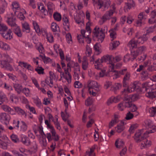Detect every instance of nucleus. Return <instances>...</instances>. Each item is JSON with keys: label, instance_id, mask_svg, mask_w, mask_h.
I'll return each instance as SVG.
<instances>
[{"label": "nucleus", "instance_id": "obj_1", "mask_svg": "<svg viewBox=\"0 0 156 156\" xmlns=\"http://www.w3.org/2000/svg\"><path fill=\"white\" fill-rule=\"evenodd\" d=\"M148 133L147 130L142 129L136 132L135 134L134 139L135 141L136 142H141V149L149 147L151 144V141L146 139L148 136Z\"/></svg>", "mask_w": 156, "mask_h": 156}, {"label": "nucleus", "instance_id": "obj_2", "mask_svg": "<svg viewBox=\"0 0 156 156\" xmlns=\"http://www.w3.org/2000/svg\"><path fill=\"white\" fill-rule=\"evenodd\" d=\"M105 30H103L102 28H100L98 27H96L93 31L94 37H96L98 39L99 41L102 42L103 40L105 34L104 33Z\"/></svg>", "mask_w": 156, "mask_h": 156}, {"label": "nucleus", "instance_id": "obj_3", "mask_svg": "<svg viewBox=\"0 0 156 156\" xmlns=\"http://www.w3.org/2000/svg\"><path fill=\"white\" fill-rule=\"evenodd\" d=\"M139 87L136 82L131 83L130 85L126 89H124L122 92V95L123 97H126L128 93L132 92L136 89H138Z\"/></svg>", "mask_w": 156, "mask_h": 156}, {"label": "nucleus", "instance_id": "obj_4", "mask_svg": "<svg viewBox=\"0 0 156 156\" xmlns=\"http://www.w3.org/2000/svg\"><path fill=\"white\" fill-rule=\"evenodd\" d=\"M96 0H95L96 1ZM93 2L94 5L97 4L99 6V9H100L101 7H104L105 8L107 9L110 6L111 4L110 0H97V1Z\"/></svg>", "mask_w": 156, "mask_h": 156}, {"label": "nucleus", "instance_id": "obj_5", "mask_svg": "<svg viewBox=\"0 0 156 156\" xmlns=\"http://www.w3.org/2000/svg\"><path fill=\"white\" fill-rule=\"evenodd\" d=\"M145 124L147 127H148L150 129L147 130L148 133H154L156 130V127L153 125L152 122L150 120H147L145 121Z\"/></svg>", "mask_w": 156, "mask_h": 156}, {"label": "nucleus", "instance_id": "obj_6", "mask_svg": "<svg viewBox=\"0 0 156 156\" xmlns=\"http://www.w3.org/2000/svg\"><path fill=\"white\" fill-rule=\"evenodd\" d=\"M51 133L52 135L50 133H47L46 134V137L48 141L50 142L53 140L55 141H58L59 140V137L58 135L56 134L55 130H51Z\"/></svg>", "mask_w": 156, "mask_h": 156}, {"label": "nucleus", "instance_id": "obj_7", "mask_svg": "<svg viewBox=\"0 0 156 156\" xmlns=\"http://www.w3.org/2000/svg\"><path fill=\"white\" fill-rule=\"evenodd\" d=\"M87 87L88 90L94 89V90L97 91H99L100 90L98 83L94 81L89 80L87 82Z\"/></svg>", "mask_w": 156, "mask_h": 156}, {"label": "nucleus", "instance_id": "obj_8", "mask_svg": "<svg viewBox=\"0 0 156 156\" xmlns=\"http://www.w3.org/2000/svg\"><path fill=\"white\" fill-rule=\"evenodd\" d=\"M16 18L15 16L12 13L9 14V16L8 17L7 22L8 24L12 27H16Z\"/></svg>", "mask_w": 156, "mask_h": 156}, {"label": "nucleus", "instance_id": "obj_9", "mask_svg": "<svg viewBox=\"0 0 156 156\" xmlns=\"http://www.w3.org/2000/svg\"><path fill=\"white\" fill-rule=\"evenodd\" d=\"M5 60H2L0 62V66L2 68L12 71L13 68L12 66Z\"/></svg>", "mask_w": 156, "mask_h": 156}, {"label": "nucleus", "instance_id": "obj_10", "mask_svg": "<svg viewBox=\"0 0 156 156\" xmlns=\"http://www.w3.org/2000/svg\"><path fill=\"white\" fill-rule=\"evenodd\" d=\"M10 116L9 115L5 113H2L0 114V120L5 124L8 123L10 120Z\"/></svg>", "mask_w": 156, "mask_h": 156}, {"label": "nucleus", "instance_id": "obj_11", "mask_svg": "<svg viewBox=\"0 0 156 156\" xmlns=\"http://www.w3.org/2000/svg\"><path fill=\"white\" fill-rule=\"evenodd\" d=\"M30 147L29 151L31 153H36L38 150V145L36 142L35 141H33L30 142Z\"/></svg>", "mask_w": 156, "mask_h": 156}, {"label": "nucleus", "instance_id": "obj_12", "mask_svg": "<svg viewBox=\"0 0 156 156\" xmlns=\"http://www.w3.org/2000/svg\"><path fill=\"white\" fill-rule=\"evenodd\" d=\"M113 59L114 57L112 55H107L102 57L100 60L101 63L108 62L110 63L113 62Z\"/></svg>", "mask_w": 156, "mask_h": 156}, {"label": "nucleus", "instance_id": "obj_13", "mask_svg": "<svg viewBox=\"0 0 156 156\" xmlns=\"http://www.w3.org/2000/svg\"><path fill=\"white\" fill-rule=\"evenodd\" d=\"M62 20L63 22V28L66 31L68 32L70 30L68 19L66 16H64Z\"/></svg>", "mask_w": 156, "mask_h": 156}, {"label": "nucleus", "instance_id": "obj_14", "mask_svg": "<svg viewBox=\"0 0 156 156\" xmlns=\"http://www.w3.org/2000/svg\"><path fill=\"white\" fill-rule=\"evenodd\" d=\"M147 18L144 12H140L138 16V20L136 22V24L138 26H140L141 25L143 20H145Z\"/></svg>", "mask_w": 156, "mask_h": 156}, {"label": "nucleus", "instance_id": "obj_15", "mask_svg": "<svg viewBox=\"0 0 156 156\" xmlns=\"http://www.w3.org/2000/svg\"><path fill=\"white\" fill-rule=\"evenodd\" d=\"M122 98L120 95H118L116 97H112L108 99L107 104L108 105H109L113 102L117 103L120 101Z\"/></svg>", "mask_w": 156, "mask_h": 156}, {"label": "nucleus", "instance_id": "obj_16", "mask_svg": "<svg viewBox=\"0 0 156 156\" xmlns=\"http://www.w3.org/2000/svg\"><path fill=\"white\" fill-rule=\"evenodd\" d=\"M12 9L15 12V14L17 15L16 12H20L21 9L19 3L16 1L13 2H12Z\"/></svg>", "mask_w": 156, "mask_h": 156}, {"label": "nucleus", "instance_id": "obj_17", "mask_svg": "<svg viewBox=\"0 0 156 156\" xmlns=\"http://www.w3.org/2000/svg\"><path fill=\"white\" fill-rule=\"evenodd\" d=\"M20 141L24 144L28 146L30 144V141L29 139L24 135H22L20 136Z\"/></svg>", "mask_w": 156, "mask_h": 156}, {"label": "nucleus", "instance_id": "obj_18", "mask_svg": "<svg viewBox=\"0 0 156 156\" xmlns=\"http://www.w3.org/2000/svg\"><path fill=\"white\" fill-rule=\"evenodd\" d=\"M113 15V12L108 11H106L104 15L102 17L104 21H106L111 19V16Z\"/></svg>", "mask_w": 156, "mask_h": 156}, {"label": "nucleus", "instance_id": "obj_19", "mask_svg": "<svg viewBox=\"0 0 156 156\" xmlns=\"http://www.w3.org/2000/svg\"><path fill=\"white\" fill-rule=\"evenodd\" d=\"M125 124L123 121H121L120 123L115 127L116 131L118 133H120L122 131L125 129L124 125Z\"/></svg>", "mask_w": 156, "mask_h": 156}, {"label": "nucleus", "instance_id": "obj_20", "mask_svg": "<svg viewBox=\"0 0 156 156\" xmlns=\"http://www.w3.org/2000/svg\"><path fill=\"white\" fill-rule=\"evenodd\" d=\"M12 32L10 30H9L8 31H6V32L2 34V36L3 38L6 40H10L12 38Z\"/></svg>", "mask_w": 156, "mask_h": 156}, {"label": "nucleus", "instance_id": "obj_21", "mask_svg": "<svg viewBox=\"0 0 156 156\" xmlns=\"http://www.w3.org/2000/svg\"><path fill=\"white\" fill-rule=\"evenodd\" d=\"M1 108L5 112H7L12 114H14L13 110L6 105H2Z\"/></svg>", "mask_w": 156, "mask_h": 156}, {"label": "nucleus", "instance_id": "obj_22", "mask_svg": "<svg viewBox=\"0 0 156 156\" xmlns=\"http://www.w3.org/2000/svg\"><path fill=\"white\" fill-rule=\"evenodd\" d=\"M138 44L136 39L133 38L129 42L128 44V46L132 48H137Z\"/></svg>", "mask_w": 156, "mask_h": 156}, {"label": "nucleus", "instance_id": "obj_23", "mask_svg": "<svg viewBox=\"0 0 156 156\" xmlns=\"http://www.w3.org/2000/svg\"><path fill=\"white\" fill-rule=\"evenodd\" d=\"M153 85L151 82H147L142 84V89L145 91H147V90L150 88Z\"/></svg>", "mask_w": 156, "mask_h": 156}, {"label": "nucleus", "instance_id": "obj_24", "mask_svg": "<svg viewBox=\"0 0 156 156\" xmlns=\"http://www.w3.org/2000/svg\"><path fill=\"white\" fill-rule=\"evenodd\" d=\"M22 30L23 32H26L29 33L30 32V29L29 24L27 22H25L22 23Z\"/></svg>", "mask_w": 156, "mask_h": 156}, {"label": "nucleus", "instance_id": "obj_25", "mask_svg": "<svg viewBox=\"0 0 156 156\" xmlns=\"http://www.w3.org/2000/svg\"><path fill=\"white\" fill-rule=\"evenodd\" d=\"M4 131V129L2 125L0 124V137H1L2 140L4 141V142H6L7 144L8 141L9 140L8 137L6 135H1L2 133Z\"/></svg>", "mask_w": 156, "mask_h": 156}, {"label": "nucleus", "instance_id": "obj_26", "mask_svg": "<svg viewBox=\"0 0 156 156\" xmlns=\"http://www.w3.org/2000/svg\"><path fill=\"white\" fill-rule=\"evenodd\" d=\"M88 65L89 63L86 57H83L82 62V68L84 70H86L88 68Z\"/></svg>", "mask_w": 156, "mask_h": 156}, {"label": "nucleus", "instance_id": "obj_27", "mask_svg": "<svg viewBox=\"0 0 156 156\" xmlns=\"http://www.w3.org/2000/svg\"><path fill=\"white\" fill-rule=\"evenodd\" d=\"M83 16L81 15L77 14L76 16H75L74 19L76 23L78 24H80L83 22Z\"/></svg>", "mask_w": 156, "mask_h": 156}, {"label": "nucleus", "instance_id": "obj_28", "mask_svg": "<svg viewBox=\"0 0 156 156\" xmlns=\"http://www.w3.org/2000/svg\"><path fill=\"white\" fill-rule=\"evenodd\" d=\"M130 73L128 72L124 76L123 81V86L126 87L127 85L126 81L129 80L130 78Z\"/></svg>", "mask_w": 156, "mask_h": 156}, {"label": "nucleus", "instance_id": "obj_29", "mask_svg": "<svg viewBox=\"0 0 156 156\" xmlns=\"http://www.w3.org/2000/svg\"><path fill=\"white\" fill-rule=\"evenodd\" d=\"M14 88L18 94H20L23 90L22 86L18 83H15L14 85Z\"/></svg>", "mask_w": 156, "mask_h": 156}, {"label": "nucleus", "instance_id": "obj_30", "mask_svg": "<svg viewBox=\"0 0 156 156\" xmlns=\"http://www.w3.org/2000/svg\"><path fill=\"white\" fill-rule=\"evenodd\" d=\"M27 126L26 123L23 121H21L20 126V131L24 132L26 131L27 129Z\"/></svg>", "mask_w": 156, "mask_h": 156}, {"label": "nucleus", "instance_id": "obj_31", "mask_svg": "<svg viewBox=\"0 0 156 156\" xmlns=\"http://www.w3.org/2000/svg\"><path fill=\"white\" fill-rule=\"evenodd\" d=\"M0 48L5 50H9L10 49L8 44L1 41H0Z\"/></svg>", "mask_w": 156, "mask_h": 156}, {"label": "nucleus", "instance_id": "obj_32", "mask_svg": "<svg viewBox=\"0 0 156 156\" xmlns=\"http://www.w3.org/2000/svg\"><path fill=\"white\" fill-rule=\"evenodd\" d=\"M0 48L5 50H9L10 49L8 44L1 41H0Z\"/></svg>", "mask_w": 156, "mask_h": 156}, {"label": "nucleus", "instance_id": "obj_33", "mask_svg": "<svg viewBox=\"0 0 156 156\" xmlns=\"http://www.w3.org/2000/svg\"><path fill=\"white\" fill-rule=\"evenodd\" d=\"M8 30V27L5 24L2 23H0V34L1 35L4 32H6Z\"/></svg>", "mask_w": 156, "mask_h": 156}, {"label": "nucleus", "instance_id": "obj_34", "mask_svg": "<svg viewBox=\"0 0 156 156\" xmlns=\"http://www.w3.org/2000/svg\"><path fill=\"white\" fill-rule=\"evenodd\" d=\"M146 96L150 98L153 99L156 97V90L148 92L146 94Z\"/></svg>", "mask_w": 156, "mask_h": 156}, {"label": "nucleus", "instance_id": "obj_35", "mask_svg": "<svg viewBox=\"0 0 156 156\" xmlns=\"http://www.w3.org/2000/svg\"><path fill=\"white\" fill-rule=\"evenodd\" d=\"M38 9L41 11V12L43 13L45 15H46L47 14L46 12L47 10L44 8L43 4L42 3H40L38 4Z\"/></svg>", "mask_w": 156, "mask_h": 156}, {"label": "nucleus", "instance_id": "obj_36", "mask_svg": "<svg viewBox=\"0 0 156 156\" xmlns=\"http://www.w3.org/2000/svg\"><path fill=\"white\" fill-rule=\"evenodd\" d=\"M14 109L15 111L18 114L22 115H26L25 112L19 107H15Z\"/></svg>", "mask_w": 156, "mask_h": 156}, {"label": "nucleus", "instance_id": "obj_37", "mask_svg": "<svg viewBox=\"0 0 156 156\" xmlns=\"http://www.w3.org/2000/svg\"><path fill=\"white\" fill-rule=\"evenodd\" d=\"M124 145V142L120 139L117 140L115 142V145L117 148H121L123 147Z\"/></svg>", "mask_w": 156, "mask_h": 156}, {"label": "nucleus", "instance_id": "obj_38", "mask_svg": "<svg viewBox=\"0 0 156 156\" xmlns=\"http://www.w3.org/2000/svg\"><path fill=\"white\" fill-rule=\"evenodd\" d=\"M32 24L34 29L35 30L36 32L37 33H40L41 32V30L38 23L36 21H33Z\"/></svg>", "mask_w": 156, "mask_h": 156}, {"label": "nucleus", "instance_id": "obj_39", "mask_svg": "<svg viewBox=\"0 0 156 156\" xmlns=\"http://www.w3.org/2000/svg\"><path fill=\"white\" fill-rule=\"evenodd\" d=\"M0 58L3 59H5L4 60L8 62H10L12 61V59L7 54L4 53L2 54L0 53Z\"/></svg>", "mask_w": 156, "mask_h": 156}, {"label": "nucleus", "instance_id": "obj_40", "mask_svg": "<svg viewBox=\"0 0 156 156\" xmlns=\"http://www.w3.org/2000/svg\"><path fill=\"white\" fill-rule=\"evenodd\" d=\"M51 28L52 30L54 32L58 31L60 30L59 27L55 23H52L51 24Z\"/></svg>", "mask_w": 156, "mask_h": 156}, {"label": "nucleus", "instance_id": "obj_41", "mask_svg": "<svg viewBox=\"0 0 156 156\" xmlns=\"http://www.w3.org/2000/svg\"><path fill=\"white\" fill-rule=\"evenodd\" d=\"M111 44L110 49L114 50L119 44V43L118 41H114L112 42Z\"/></svg>", "mask_w": 156, "mask_h": 156}, {"label": "nucleus", "instance_id": "obj_42", "mask_svg": "<svg viewBox=\"0 0 156 156\" xmlns=\"http://www.w3.org/2000/svg\"><path fill=\"white\" fill-rule=\"evenodd\" d=\"M14 32L19 37H21L22 36L21 30L19 27L17 26L14 29Z\"/></svg>", "mask_w": 156, "mask_h": 156}, {"label": "nucleus", "instance_id": "obj_43", "mask_svg": "<svg viewBox=\"0 0 156 156\" xmlns=\"http://www.w3.org/2000/svg\"><path fill=\"white\" fill-rule=\"evenodd\" d=\"M53 16L55 20L57 21H60L62 19L61 15L58 12H55L53 15Z\"/></svg>", "mask_w": 156, "mask_h": 156}, {"label": "nucleus", "instance_id": "obj_44", "mask_svg": "<svg viewBox=\"0 0 156 156\" xmlns=\"http://www.w3.org/2000/svg\"><path fill=\"white\" fill-rule=\"evenodd\" d=\"M148 110L150 115L151 116L156 115V107H152L148 109Z\"/></svg>", "mask_w": 156, "mask_h": 156}, {"label": "nucleus", "instance_id": "obj_45", "mask_svg": "<svg viewBox=\"0 0 156 156\" xmlns=\"http://www.w3.org/2000/svg\"><path fill=\"white\" fill-rule=\"evenodd\" d=\"M122 87L121 84L119 83H116L114 87H111V90H113L114 92H115L117 90L120 89Z\"/></svg>", "mask_w": 156, "mask_h": 156}, {"label": "nucleus", "instance_id": "obj_46", "mask_svg": "<svg viewBox=\"0 0 156 156\" xmlns=\"http://www.w3.org/2000/svg\"><path fill=\"white\" fill-rule=\"evenodd\" d=\"M22 92L27 96L30 97L31 94L30 90L28 88H23Z\"/></svg>", "mask_w": 156, "mask_h": 156}, {"label": "nucleus", "instance_id": "obj_47", "mask_svg": "<svg viewBox=\"0 0 156 156\" xmlns=\"http://www.w3.org/2000/svg\"><path fill=\"white\" fill-rule=\"evenodd\" d=\"M62 76H63V77L66 80L67 82L69 83H71V82L72 78V76L71 75H64V73H63L62 74Z\"/></svg>", "mask_w": 156, "mask_h": 156}, {"label": "nucleus", "instance_id": "obj_48", "mask_svg": "<svg viewBox=\"0 0 156 156\" xmlns=\"http://www.w3.org/2000/svg\"><path fill=\"white\" fill-rule=\"evenodd\" d=\"M99 59H98L96 60L95 62V68L96 69H100L101 67V63Z\"/></svg>", "mask_w": 156, "mask_h": 156}, {"label": "nucleus", "instance_id": "obj_49", "mask_svg": "<svg viewBox=\"0 0 156 156\" xmlns=\"http://www.w3.org/2000/svg\"><path fill=\"white\" fill-rule=\"evenodd\" d=\"M44 69L41 67L37 66L35 69V71L40 75L44 74Z\"/></svg>", "mask_w": 156, "mask_h": 156}, {"label": "nucleus", "instance_id": "obj_50", "mask_svg": "<svg viewBox=\"0 0 156 156\" xmlns=\"http://www.w3.org/2000/svg\"><path fill=\"white\" fill-rule=\"evenodd\" d=\"M34 102L38 107H41L42 103L40 99L38 97H37L34 99Z\"/></svg>", "mask_w": 156, "mask_h": 156}, {"label": "nucleus", "instance_id": "obj_51", "mask_svg": "<svg viewBox=\"0 0 156 156\" xmlns=\"http://www.w3.org/2000/svg\"><path fill=\"white\" fill-rule=\"evenodd\" d=\"M74 72H80V67L79 64L77 62L74 63Z\"/></svg>", "mask_w": 156, "mask_h": 156}, {"label": "nucleus", "instance_id": "obj_52", "mask_svg": "<svg viewBox=\"0 0 156 156\" xmlns=\"http://www.w3.org/2000/svg\"><path fill=\"white\" fill-rule=\"evenodd\" d=\"M7 100L6 96L3 94H0V105L2 104L3 102Z\"/></svg>", "mask_w": 156, "mask_h": 156}, {"label": "nucleus", "instance_id": "obj_53", "mask_svg": "<svg viewBox=\"0 0 156 156\" xmlns=\"http://www.w3.org/2000/svg\"><path fill=\"white\" fill-rule=\"evenodd\" d=\"M55 118L56 119V120L53 121L54 124L55 126V127L58 130H60L61 129L60 124L59 122L58 121V117L57 115H55Z\"/></svg>", "mask_w": 156, "mask_h": 156}, {"label": "nucleus", "instance_id": "obj_54", "mask_svg": "<svg viewBox=\"0 0 156 156\" xmlns=\"http://www.w3.org/2000/svg\"><path fill=\"white\" fill-rule=\"evenodd\" d=\"M47 41L50 43H52L54 42L53 37L51 33H48L46 35Z\"/></svg>", "mask_w": 156, "mask_h": 156}, {"label": "nucleus", "instance_id": "obj_55", "mask_svg": "<svg viewBox=\"0 0 156 156\" xmlns=\"http://www.w3.org/2000/svg\"><path fill=\"white\" fill-rule=\"evenodd\" d=\"M81 33L83 37L86 38L88 37L90 35V33L88 31H86L82 29L81 30Z\"/></svg>", "mask_w": 156, "mask_h": 156}, {"label": "nucleus", "instance_id": "obj_56", "mask_svg": "<svg viewBox=\"0 0 156 156\" xmlns=\"http://www.w3.org/2000/svg\"><path fill=\"white\" fill-rule=\"evenodd\" d=\"M66 37L67 43L71 44L72 43V40L71 34L68 33L66 34Z\"/></svg>", "mask_w": 156, "mask_h": 156}, {"label": "nucleus", "instance_id": "obj_57", "mask_svg": "<svg viewBox=\"0 0 156 156\" xmlns=\"http://www.w3.org/2000/svg\"><path fill=\"white\" fill-rule=\"evenodd\" d=\"M53 4L51 3H48V11L46 12L48 13L50 15H51L53 12V10L52 8Z\"/></svg>", "mask_w": 156, "mask_h": 156}, {"label": "nucleus", "instance_id": "obj_58", "mask_svg": "<svg viewBox=\"0 0 156 156\" xmlns=\"http://www.w3.org/2000/svg\"><path fill=\"white\" fill-rule=\"evenodd\" d=\"M45 123L47 125V127L50 129V131L52 130H55L53 126L51 125L50 121H48V120H46L45 121Z\"/></svg>", "mask_w": 156, "mask_h": 156}, {"label": "nucleus", "instance_id": "obj_59", "mask_svg": "<svg viewBox=\"0 0 156 156\" xmlns=\"http://www.w3.org/2000/svg\"><path fill=\"white\" fill-rule=\"evenodd\" d=\"M10 99L12 102H16L18 100V98L15 94H12L10 96Z\"/></svg>", "mask_w": 156, "mask_h": 156}, {"label": "nucleus", "instance_id": "obj_60", "mask_svg": "<svg viewBox=\"0 0 156 156\" xmlns=\"http://www.w3.org/2000/svg\"><path fill=\"white\" fill-rule=\"evenodd\" d=\"M12 140L14 143H18L19 142V139L17 135L13 134L10 136Z\"/></svg>", "mask_w": 156, "mask_h": 156}, {"label": "nucleus", "instance_id": "obj_61", "mask_svg": "<svg viewBox=\"0 0 156 156\" xmlns=\"http://www.w3.org/2000/svg\"><path fill=\"white\" fill-rule=\"evenodd\" d=\"M36 48L41 53H43L44 52V48L41 43H40L37 46Z\"/></svg>", "mask_w": 156, "mask_h": 156}, {"label": "nucleus", "instance_id": "obj_62", "mask_svg": "<svg viewBox=\"0 0 156 156\" xmlns=\"http://www.w3.org/2000/svg\"><path fill=\"white\" fill-rule=\"evenodd\" d=\"M8 144L6 142H4L0 139V147L3 149H5L7 148Z\"/></svg>", "mask_w": 156, "mask_h": 156}, {"label": "nucleus", "instance_id": "obj_63", "mask_svg": "<svg viewBox=\"0 0 156 156\" xmlns=\"http://www.w3.org/2000/svg\"><path fill=\"white\" fill-rule=\"evenodd\" d=\"M110 33V36L111 37V41H113L116 37V33L114 31H112V30H109Z\"/></svg>", "mask_w": 156, "mask_h": 156}, {"label": "nucleus", "instance_id": "obj_64", "mask_svg": "<svg viewBox=\"0 0 156 156\" xmlns=\"http://www.w3.org/2000/svg\"><path fill=\"white\" fill-rule=\"evenodd\" d=\"M100 45L97 43L95 44L94 45V48L96 52H97V54H99L101 52L100 49L99 47Z\"/></svg>", "mask_w": 156, "mask_h": 156}]
</instances>
